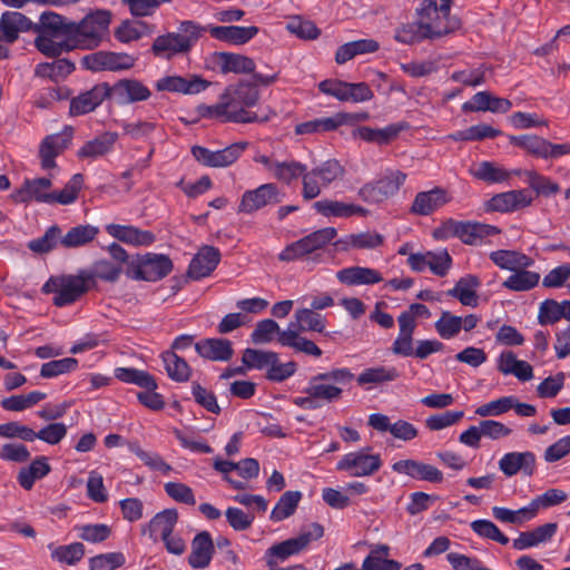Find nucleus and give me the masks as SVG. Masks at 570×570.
Instances as JSON below:
<instances>
[{
	"label": "nucleus",
	"mask_w": 570,
	"mask_h": 570,
	"mask_svg": "<svg viewBox=\"0 0 570 570\" xmlns=\"http://www.w3.org/2000/svg\"><path fill=\"white\" fill-rule=\"evenodd\" d=\"M278 79V73L262 75L254 73L253 82L239 81L236 85L228 86L222 96L223 102L212 107L210 110L216 116L225 117V120L248 124L255 121H267L268 116L259 118L255 112L246 108L255 106L259 100L257 86H269Z\"/></svg>",
	"instance_id": "f257e3e1"
},
{
	"label": "nucleus",
	"mask_w": 570,
	"mask_h": 570,
	"mask_svg": "<svg viewBox=\"0 0 570 570\" xmlns=\"http://www.w3.org/2000/svg\"><path fill=\"white\" fill-rule=\"evenodd\" d=\"M111 12L98 9L86 14L80 21H71L69 27V48L92 50L98 48L108 36Z\"/></svg>",
	"instance_id": "f03ea898"
},
{
	"label": "nucleus",
	"mask_w": 570,
	"mask_h": 570,
	"mask_svg": "<svg viewBox=\"0 0 570 570\" xmlns=\"http://www.w3.org/2000/svg\"><path fill=\"white\" fill-rule=\"evenodd\" d=\"M206 31L205 27L194 21H183L176 32H168L155 38L151 52L155 57L170 59L188 53Z\"/></svg>",
	"instance_id": "7ed1b4c3"
},
{
	"label": "nucleus",
	"mask_w": 570,
	"mask_h": 570,
	"mask_svg": "<svg viewBox=\"0 0 570 570\" xmlns=\"http://www.w3.org/2000/svg\"><path fill=\"white\" fill-rule=\"evenodd\" d=\"M337 235L334 227H324L307 236L287 245L279 254L281 262H293L305 259L307 263L317 264L322 262L321 250L331 243Z\"/></svg>",
	"instance_id": "20e7f679"
},
{
	"label": "nucleus",
	"mask_w": 570,
	"mask_h": 570,
	"mask_svg": "<svg viewBox=\"0 0 570 570\" xmlns=\"http://www.w3.org/2000/svg\"><path fill=\"white\" fill-rule=\"evenodd\" d=\"M90 288L88 271H80L77 275L50 277L42 287L43 292L55 294L52 302L59 307L75 303Z\"/></svg>",
	"instance_id": "39448f33"
},
{
	"label": "nucleus",
	"mask_w": 570,
	"mask_h": 570,
	"mask_svg": "<svg viewBox=\"0 0 570 570\" xmlns=\"http://www.w3.org/2000/svg\"><path fill=\"white\" fill-rule=\"evenodd\" d=\"M354 374L346 367L333 368L331 371L318 373L311 377L305 393L314 396L315 401L323 400L328 403L338 401L342 397L343 389L340 385H345L352 382Z\"/></svg>",
	"instance_id": "423d86ee"
},
{
	"label": "nucleus",
	"mask_w": 570,
	"mask_h": 570,
	"mask_svg": "<svg viewBox=\"0 0 570 570\" xmlns=\"http://www.w3.org/2000/svg\"><path fill=\"white\" fill-rule=\"evenodd\" d=\"M450 10L443 12L442 4L433 0H424L420 9V21L425 31V37L436 39L452 33L461 28V20L450 16Z\"/></svg>",
	"instance_id": "0eeeda50"
},
{
	"label": "nucleus",
	"mask_w": 570,
	"mask_h": 570,
	"mask_svg": "<svg viewBox=\"0 0 570 570\" xmlns=\"http://www.w3.org/2000/svg\"><path fill=\"white\" fill-rule=\"evenodd\" d=\"M171 271L173 262L167 255L147 253L132 257L127 264L126 274L132 279L157 282Z\"/></svg>",
	"instance_id": "6e6552de"
},
{
	"label": "nucleus",
	"mask_w": 570,
	"mask_h": 570,
	"mask_svg": "<svg viewBox=\"0 0 570 570\" xmlns=\"http://www.w3.org/2000/svg\"><path fill=\"white\" fill-rule=\"evenodd\" d=\"M345 174L344 167L335 159H330L305 171L302 179V196L311 200L321 195L324 188L332 183L342 179Z\"/></svg>",
	"instance_id": "1a4fd4ad"
},
{
	"label": "nucleus",
	"mask_w": 570,
	"mask_h": 570,
	"mask_svg": "<svg viewBox=\"0 0 570 570\" xmlns=\"http://www.w3.org/2000/svg\"><path fill=\"white\" fill-rule=\"evenodd\" d=\"M323 534V527L318 523H313L311 530L301 533L298 537L272 546L266 551V563L268 564V561H273L275 566L278 567L279 562H284L291 556L298 554L305 550L313 540L322 538Z\"/></svg>",
	"instance_id": "9d476101"
},
{
	"label": "nucleus",
	"mask_w": 570,
	"mask_h": 570,
	"mask_svg": "<svg viewBox=\"0 0 570 570\" xmlns=\"http://www.w3.org/2000/svg\"><path fill=\"white\" fill-rule=\"evenodd\" d=\"M406 175L400 170H391L375 181L363 185L357 196L365 203L380 204L394 196L404 184Z\"/></svg>",
	"instance_id": "9b49d317"
},
{
	"label": "nucleus",
	"mask_w": 570,
	"mask_h": 570,
	"mask_svg": "<svg viewBox=\"0 0 570 570\" xmlns=\"http://www.w3.org/2000/svg\"><path fill=\"white\" fill-rule=\"evenodd\" d=\"M371 448L350 452L337 462L338 471L347 472L351 476L363 478L375 474L382 466L381 455L372 453Z\"/></svg>",
	"instance_id": "f8f14e48"
},
{
	"label": "nucleus",
	"mask_w": 570,
	"mask_h": 570,
	"mask_svg": "<svg viewBox=\"0 0 570 570\" xmlns=\"http://www.w3.org/2000/svg\"><path fill=\"white\" fill-rule=\"evenodd\" d=\"M248 142L238 141L224 149L213 151L202 146H194L191 154L195 159L208 167H227L234 164L247 148Z\"/></svg>",
	"instance_id": "ddd939ff"
},
{
	"label": "nucleus",
	"mask_w": 570,
	"mask_h": 570,
	"mask_svg": "<svg viewBox=\"0 0 570 570\" xmlns=\"http://www.w3.org/2000/svg\"><path fill=\"white\" fill-rule=\"evenodd\" d=\"M72 136V127L67 126L61 132L48 135L43 138L39 146V158L42 169L48 170L57 166L56 157L69 147Z\"/></svg>",
	"instance_id": "4468645a"
},
{
	"label": "nucleus",
	"mask_w": 570,
	"mask_h": 570,
	"mask_svg": "<svg viewBox=\"0 0 570 570\" xmlns=\"http://www.w3.org/2000/svg\"><path fill=\"white\" fill-rule=\"evenodd\" d=\"M282 202L281 193L277 186L273 183L264 184L253 190H247L243 194L238 212L252 214L261 208L278 204Z\"/></svg>",
	"instance_id": "2eb2a0df"
},
{
	"label": "nucleus",
	"mask_w": 570,
	"mask_h": 570,
	"mask_svg": "<svg viewBox=\"0 0 570 570\" xmlns=\"http://www.w3.org/2000/svg\"><path fill=\"white\" fill-rule=\"evenodd\" d=\"M110 86L101 82L73 97L70 100V116H81L94 111L102 101L110 97Z\"/></svg>",
	"instance_id": "dca6fc26"
},
{
	"label": "nucleus",
	"mask_w": 570,
	"mask_h": 570,
	"mask_svg": "<svg viewBox=\"0 0 570 570\" xmlns=\"http://www.w3.org/2000/svg\"><path fill=\"white\" fill-rule=\"evenodd\" d=\"M51 186V179L47 177L26 179L21 188L16 190L11 197L17 203L36 200L52 204V191H49Z\"/></svg>",
	"instance_id": "f3484780"
},
{
	"label": "nucleus",
	"mask_w": 570,
	"mask_h": 570,
	"mask_svg": "<svg viewBox=\"0 0 570 570\" xmlns=\"http://www.w3.org/2000/svg\"><path fill=\"white\" fill-rule=\"evenodd\" d=\"M392 470L395 473L406 474L413 479L431 483L443 481V473L438 468L416 460H400L393 463Z\"/></svg>",
	"instance_id": "a211bd4d"
},
{
	"label": "nucleus",
	"mask_w": 570,
	"mask_h": 570,
	"mask_svg": "<svg viewBox=\"0 0 570 570\" xmlns=\"http://www.w3.org/2000/svg\"><path fill=\"white\" fill-rule=\"evenodd\" d=\"M220 262V252L214 246H203L188 266V276L195 281L209 276Z\"/></svg>",
	"instance_id": "6ab92c4d"
},
{
	"label": "nucleus",
	"mask_w": 570,
	"mask_h": 570,
	"mask_svg": "<svg viewBox=\"0 0 570 570\" xmlns=\"http://www.w3.org/2000/svg\"><path fill=\"white\" fill-rule=\"evenodd\" d=\"M315 212L326 218H348L355 215L367 216L368 210L360 205L324 198L313 204Z\"/></svg>",
	"instance_id": "aec40b11"
},
{
	"label": "nucleus",
	"mask_w": 570,
	"mask_h": 570,
	"mask_svg": "<svg viewBox=\"0 0 570 570\" xmlns=\"http://www.w3.org/2000/svg\"><path fill=\"white\" fill-rule=\"evenodd\" d=\"M209 82L200 76H190L184 78L180 76H168L157 82V89L161 91L179 92L185 95H196L204 91Z\"/></svg>",
	"instance_id": "412c9836"
},
{
	"label": "nucleus",
	"mask_w": 570,
	"mask_h": 570,
	"mask_svg": "<svg viewBox=\"0 0 570 570\" xmlns=\"http://www.w3.org/2000/svg\"><path fill=\"white\" fill-rule=\"evenodd\" d=\"M110 97H114L118 104H132L147 100L151 92L137 79H122L110 87Z\"/></svg>",
	"instance_id": "4be33fe9"
},
{
	"label": "nucleus",
	"mask_w": 570,
	"mask_h": 570,
	"mask_svg": "<svg viewBox=\"0 0 570 570\" xmlns=\"http://www.w3.org/2000/svg\"><path fill=\"white\" fill-rule=\"evenodd\" d=\"M451 200L448 191L441 187H435L428 191L416 194L411 206V213L420 216H426L444 206Z\"/></svg>",
	"instance_id": "5701e85b"
},
{
	"label": "nucleus",
	"mask_w": 570,
	"mask_h": 570,
	"mask_svg": "<svg viewBox=\"0 0 570 570\" xmlns=\"http://www.w3.org/2000/svg\"><path fill=\"white\" fill-rule=\"evenodd\" d=\"M532 202L528 190H510L494 195L487 203V208L493 212H514L529 206Z\"/></svg>",
	"instance_id": "b1692460"
},
{
	"label": "nucleus",
	"mask_w": 570,
	"mask_h": 570,
	"mask_svg": "<svg viewBox=\"0 0 570 570\" xmlns=\"http://www.w3.org/2000/svg\"><path fill=\"white\" fill-rule=\"evenodd\" d=\"M499 469L507 476H513L519 472L532 475L535 469V456L532 452H510L499 461Z\"/></svg>",
	"instance_id": "393cba45"
},
{
	"label": "nucleus",
	"mask_w": 570,
	"mask_h": 570,
	"mask_svg": "<svg viewBox=\"0 0 570 570\" xmlns=\"http://www.w3.org/2000/svg\"><path fill=\"white\" fill-rule=\"evenodd\" d=\"M476 230L475 224L449 219L434 229L433 237L436 239H448L455 236L464 244L475 245L479 242Z\"/></svg>",
	"instance_id": "a878e982"
},
{
	"label": "nucleus",
	"mask_w": 570,
	"mask_h": 570,
	"mask_svg": "<svg viewBox=\"0 0 570 570\" xmlns=\"http://www.w3.org/2000/svg\"><path fill=\"white\" fill-rule=\"evenodd\" d=\"M215 547L207 531L199 532L191 541L188 563L194 569H205L209 566Z\"/></svg>",
	"instance_id": "bb28decb"
},
{
	"label": "nucleus",
	"mask_w": 570,
	"mask_h": 570,
	"mask_svg": "<svg viewBox=\"0 0 570 570\" xmlns=\"http://www.w3.org/2000/svg\"><path fill=\"white\" fill-rule=\"evenodd\" d=\"M197 353L207 360L227 362L234 355L232 342L227 338H205L195 344Z\"/></svg>",
	"instance_id": "cd10ccee"
},
{
	"label": "nucleus",
	"mask_w": 570,
	"mask_h": 570,
	"mask_svg": "<svg viewBox=\"0 0 570 570\" xmlns=\"http://www.w3.org/2000/svg\"><path fill=\"white\" fill-rule=\"evenodd\" d=\"M480 285V279L475 275L469 274L461 277L454 287L446 292V295L459 299L463 306L476 307L479 304L476 289Z\"/></svg>",
	"instance_id": "c85d7f7f"
},
{
	"label": "nucleus",
	"mask_w": 570,
	"mask_h": 570,
	"mask_svg": "<svg viewBox=\"0 0 570 570\" xmlns=\"http://www.w3.org/2000/svg\"><path fill=\"white\" fill-rule=\"evenodd\" d=\"M106 229L112 237L134 246H148L155 242V235L151 232L134 226L110 224Z\"/></svg>",
	"instance_id": "c756f323"
},
{
	"label": "nucleus",
	"mask_w": 570,
	"mask_h": 570,
	"mask_svg": "<svg viewBox=\"0 0 570 570\" xmlns=\"http://www.w3.org/2000/svg\"><path fill=\"white\" fill-rule=\"evenodd\" d=\"M178 521V511L176 509H165L158 512L149 523L142 528V533L148 532L149 537L156 541L157 534L166 539L173 533Z\"/></svg>",
	"instance_id": "7c9ffc66"
},
{
	"label": "nucleus",
	"mask_w": 570,
	"mask_h": 570,
	"mask_svg": "<svg viewBox=\"0 0 570 570\" xmlns=\"http://www.w3.org/2000/svg\"><path fill=\"white\" fill-rule=\"evenodd\" d=\"M258 28L255 26H217L212 27L209 29L210 35L215 39L226 41L236 46H240L248 42L258 33Z\"/></svg>",
	"instance_id": "2f4dec72"
},
{
	"label": "nucleus",
	"mask_w": 570,
	"mask_h": 570,
	"mask_svg": "<svg viewBox=\"0 0 570 570\" xmlns=\"http://www.w3.org/2000/svg\"><path fill=\"white\" fill-rule=\"evenodd\" d=\"M336 277L341 283L348 286L372 285L383 279L379 271L361 266L343 268L337 272Z\"/></svg>",
	"instance_id": "473e14b6"
},
{
	"label": "nucleus",
	"mask_w": 570,
	"mask_h": 570,
	"mask_svg": "<svg viewBox=\"0 0 570 570\" xmlns=\"http://www.w3.org/2000/svg\"><path fill=\"white\" fill-rule=\"evenodd\" d=\"M216 62L223 73H255V62L252 58L230 52L216 53Z\"/></svg>",
	"instance_id": "72a5a7b5"
},
{
	"label": "nucleus",
	"mask_w": 570,
	"mask_h": 570,
	"mask_svg": "<svg viewBox=\"0 0 570 570\" xmlns=\"http://www.w3.org/2000/svg\"><path fill=\"white\" fill-rule=\"evenodd\" d=\"M350 119H352V116L348 114H336L333 117L313 119L298 124L295 127V132L297 135H305L332 131L346 124Z\"/></svg>",
	"instance_id": "f704fd0d"
},
{
	"label": "nucleus",
	"mask_w": 570,
	"mask_h": 570,
	"mask_svg": "<svg viewBox=\"0 0 570 570\" xmlns=\"http://www.w3.org/2000/svg\"><path fill=\"white\" fill-rule=\"evenodd\" d=\"M3 35L1 39L12 43L18 39L19 32L33 29L32 22L22 13L17 11H7L2 13Z\"/></svg>",
	"instance_id": "c9c22d12"
},
{
	"label": "nucleus",
	"mask_w": 570,
	"mask_h": 570,
	"mask_svg": "<svg viewBox=\"0 0 570 570\" xmlns=\"http://www.w3.org/2000/svg\"><path fill=\"white\" fill-rule=\"evenodd\" d=\"M380 49V43L374 39H360L340 46L335 53V61L343 65L360 55L373 53Z\"/></svg>",
	"instance_id": "e433bc0d"
},
{
	"label": "nucleus",
	"mask_w": 570,
	"mask_h": 570,
	"mask_svg": "<svg viewBox=\"0 0 570 570\" xmlns=\"http://www.w3.org/2000/svg\"><path fill=\"white\" fill-rule=\"evenodd\" d=\"M490 259L500 268L515 272L517 269L529 268L533 265V259L529 256L515 252L499 249L490 254Z\"/></svg>",
	"instance_id": "4c0bfd02"
},
{
	"label": "nucleus",
	"mask_w": 570,
	"mask_h": 570,
	"mask_svg": "<svg viewBox=\"0 0 570 570\" xmlns=\"http://www.w3.org/2000/svg\"><path fill=\"white\" fill-rule=\"evenodd\" d=\"M71 20H68L61 14L56 12H43L40 16V24H35L33 30L38 33H47L51 36H61V38H69V27Z\"/></svg>",
	"instance_id": "58836bf2"
},
{
	"label": "nucleus",
	"mask_w": 570,
	"mask_h": 570,
	"mask_svg": "<svg viewBox=\"0 0 570 570\" xmlns=\"http://www.w3.org/2000/svg\"><path fill=\"white\" fill-rule=\"evenodd\" d=\"M294 318L295 321H292L288 326H293V330L298 333L305 331L322 333L326 326L325 317L307 307L296 309Z\"/></svg>",
	"instance_id": "ea45409f"
},
{
	"label": "nucleus",
	"mask_w": 570,
	"mask_h": 570,
	"mask_svg": "<svg viewBox=\"0 0 570 570\" xmlns=\"http://www.w3.org/2000/svg\"><path fill=\"white\" fill-rule=\"evenodd\" d=\"M118 135L116 132H104L95 139L87 141L79 150V158H96L109 153L115 145Z\"/></svg>",
	"instance_id": "a19ab883"
},
{
	"label": "nucleus",
	"mask_w": 570,
	"mask_h": 570,
	"mask_svg": "<svg viewBox=\"0 0 570 570\" xmlns=\"http://www.w3.org/2000/svg\"><path fill=\"white\" fill-rule=\"evenodd\" d=\"M293 328V326H288L287 330L281 332L278 342L283 346H289L305 354L320 357L322 355L321 348L314 342L301 337L299 333Z\"/></svg>",
	"instance_id": "79ce46f5"
},
{
	"label": "nucleus",
	"mask_w": 570,
	"mask_h": 570,
	"mask_svg": "<svg viewBox=\"0 0 570 570\" xmlns=\"http://www.w3.org/2000/svg\"><path fill=\"white\" fill-rule=\"evenodd\" d=\"M401 131V126L391 125L382 129H374L371 127H358L353 130V136L358 137L367 142H375L379 145H386L395 139Z\"/></svg>",
	"instance_id": "37998d69"
},
{
	"label": "nucleus",
	"mask_w": 570,
	"mask_h": 570,
	"mask_svg": "<svg viewBox=\"0 0 570 570\" xmlns=\"http://www.w3.org/2000/svg\"><path fill=\"white\" fill-rule=\"evenodd\" d=\"M384 237L375 232H363L358 234L348 235L345 239H340L336 245H340L343 250L348 248L358 249H373L381 246Z\"/></svg>",
	"instance_id": "c03bdc74"
},
{
	"label": "nucleus",
	"mask_w": 570,
	"mask_h": 570,
	"mask_svg": "<svg viewBox=\"0 0 570 570\" xmlns=\"http://www.w3.org/2000/svg\"><path fill=\"white\" fill-rule=\"evenodd\" d=\"M98 233L99 228L96 226L78 225L60 238V244L66 248L80 247L94 240Z\"/></svg>",
	"instance_id": "a18cd8bd"
},
{
	"label": "nucleus",
	"mask_w": 570,
	"mask_h": 570,
	"mask_svg": "<svg viewBox=\"0 0 570 570\" xmlns=\"http://www.w3.org/2000/svg\"><path fill=\"white\" fill-rule=\"evenodd\" d=\"M50 470L47 458H37L28 468H22L19 471L18 482L24 490H30L33 487L35 481L46 476Z\"/></svg>",
	"instance_id": "49530a36"
},
{
	"label": "nucleus",
	"mask_w": 570,
	"mask_h": 570,
	"mask_svg": "<svg viewBox=\"0 0 570 570\" xmlns=\"http://www.w3.org/2000/svg\"><path fill=\"white\" fill-rule=\"evenodd\" d=\"M400 377V372L393 366H376L365 368L357 377L356 382L363 386L366 384H382L395 381Z\"/></svg>",
	"instance_id": "de8ad7c7"
},
{
	"label": "nucleus",
	"mask_w": 570,
	"mask_h": 570,
	"mask_svg": "<svg viewBox=\"0 0 570 570\" xmlns=\"http://www.w3.org/2000/svg\"><path fill=\"white\" fill-rule=\"evenodd\" d=\"M540 274L524 269H517L503 283L502 286L513 292H527L539 284Z\"/></svg>",
	"instance_id": "09e8293b"
},
{
	"label": "nucleus",
	"mask_w": 570,
	"mask_h": 570,
	"mask_svg": "<svg viewBox=\"0 0 570 570\" xmlns=\"http://www.w3.org/2000/svg\"><path fill=\"white\" fill-rule=\"evenodd\" d=\"M168 376L176 382L189 380L191 370L188 363L174 352H165L161 355Z\"/></svg>",
	"instance_id": "8fccbe9b"
},
{
	"label": "nucleus",
	"mask_w": 570,
	"mask_h": 570,
	"mask_svg": "<svg viewBox=\"0 0 570 570\" xmlns=\"http://www.w3.org/2000/svg\"><path fill=\"white\" fill-rule=\"evenodd\" d=\"M36 48L48 57H58L65 51L73 50L67 45V39L61 36L39 33L35 39Z\"/></svg>",
	"instance_id": "3c124183"
},
{
	"label": "nucleus",
	"mask_w": 570,
	"mask_h": 570,
	"mask_svg": "<svg viewBox=\"0 0 570 570\" xmlns=\"http://www.w3.org/2000/svg\"><path fill=\"white\" fill-rule=\"evenodd\" d=\"M512 145L524 149L530 155L544 159L547 156L548 140L537 135L510 136Z\"/></svg>",
	"instance_id": "603ef678"
},
{
	"label": "nucleus",
	"mask_w": 570,
	"mask_h": 570,
	"mask_svg": "<svg viewBox=\"0 0 570 570\" xmlns=\"http://www.w3.org/2000/svg\"><path fill=\"white\" fill-rule=\"evenodd\" d=\"M301 499L302 493L299 491H286L272 510L271 519L277 522L291 517L295 512Z\"/></svg>",
	"instance_id": "864d4df0"
},
{
	"label": "nucleus",
	"mask_w": 570,
	"mask_h": 570,
	"mask_svg": "<svg viewBox=\"0 0 570 570\" xmlns=\"http://www.w3.org/2000/svg\"><path fill=\"white\" fill-rule=\"evenodd\" d=\"M115 376L121 382L132 383L142 389H157L155 377L146 371L129 367H118L115 371Z\"/></svg>",
	"instance_id": "5fc2aeb1"
},
{
	"label": "nucleus",
	"mask_w": 570,
	"mask_h": 570,
	"mask_svg": "<svg viewBox=\"0 0 570 570\" xmlns=\"http://www.w3.org/2000/svg\"><path fill=\"white\" fill-rule=\"evenodd\" d=\"M75 69V65L68 59H57L52 62L40 63L36 68V75L45 78H50L58 81L70 75Z\"/></svg>",
	"instance_id": "6e6d98bb"
},
{
	"label": "nucleus",
	"mask_w": 570,
	"mask_h": 570,
	"mask_svg": "<svg viewBox=\"0 0 570 570\" xmlns=\"http://www.w3.org/2000/svg\"><path fill=\"white\" fill-rule=\"evenodd\" d=\"M306 168L304 164L296 160L278 161L274 166L273 177L288 185L299 177L303 178Z\"/></svg>",
	"instance_id": "4d7b16f0"
},
{
	"label": "nucleus",
	"mask_w": 570,
	"mask_h": 570,
	"mask_svg": "<svg viewBox=\"0 0 570 570\" xmlns=\"http://www.w3.org/2000/svg\"><path fill=\"white\" fill-rule=\"evenodd\" d=\"M275 352L246 348L243 353L242 362L247 368L263 370L275 363Z\"/></svg>",
	"instance_id": "13d9d810"
},
{
	"label": "nucleus",
	"mask_w": 570,
	"mask_h": 570,
	"mask_svg": "<svg viewBox=\"0 0 570 570\" xmlns=\"http://www.w3.org/2000/svg\"><path fill=\"white\" fill-rule=\"evenodd\" d=\"M83 185L81 174H75L60 191H52V204L70 205L78 198Z\"/></svg>",
	"instance_id": "bf43d9fd"
},
{
	"label": "nucleus",
	"mask_w": 570,
	"mask_h": 570,
	"mask_svg": "<svg viewBox=\"0 0 570 570\" xmlns=\"http://www.w3.org/2000/svg\"><path fill=\"white\" fill-rule=\"evenodd\" d=\"M85 556V546L81 542H73L67 546H59L52 549L51 558L60 563L76 564Z\"/></svg>",
	"instance_id": "052dcab7"
},
{
	"label": "nucleus",
	"mask_w": 570,
	"mask_h": 570,
	"mask_svg": "<svg viewBox=\"0 0 570 570\" xmlns=\"http://www.w3.org/2000/svg\"><path fill=\"white\" fill-rule=\"evenodd\" d=\"M121 273V265L115 264L107 259L98 261L94 264L92 269L88 275L90 276V286L95 285V279L100 278L107 282H116Z\"/></svg>",
	"instance_id": "680f3d73"
},
{
	"label": "nucleus",
	"mask_w": 570,
	"mask_h": 570,
	"mask_svg": "<svg viewBox=\"0 0 570 570\" xmlns=\"http://www.w3.org/2000/svg\"><path fill=\"white\" fill-rule=\"evenodd\" d=\"M435 330L442 338L450 340L462 330V317L453 315L449 311H443L435 322Z\"/></svg>",
	"instance_id": "e2e57ef3"
},
{
	"label": "nucleus",
	"mask_w": 570,
	"mask_h": 570,
	"mask_svg": "<svg viewBox=\"0 0 570 570\" xmlns=\"http://www.w3.org/2000/svg\"><path fill=\"white\" fill-rule=\"evenodd\" d=\"M528 184L538 194L542 196L554 195L560 191V186L550 178L540 175L534 170H525Z\"/></svg>",
	"instance_id": "0e129e2a"
},
{
	"label": "nucleus",
	"mask_w": 570,
	"mask_h": 570,
	"mask_svg": "<svg viewBox=\"0 0 570 570\" xmlns=\"http://www.w3.org/2000/svg\"><path fill=\"white\" fill-rule=\"evenodd\" d=\"M60 233L61 229L57 225H53L46 230L43 236L30 240L28 248L37 254L49 253L56 247L58 239L61 238Z\"/></svg>",
	"instance_id": "69168bd1"
},
{
	"label": "nucleus",
	"mask_w": 570,
	"mask_h": 570,
	"mask_svg": "<svg viewBox=\"0 0 570 570\" xmlns=\"http://www.w3.org/2000/svg\"><path fill=\"white\" fill-rule=\"evenodd\" d=\"M126 558L121 552L97 554L89 559L90 570H115L125 564Z\"/></svg>",
	"instance_id": "338daca9"
},
{
	"label": "nucleus",
	"mask_w": 570,
	"mask_h": 570,
	"mask_svg": "<svg viewBox=\"0 0 570 570\" xmlns=\"http://www.w3.org/2000/svg\"><path fill=\"white\" fill-rule=\"evenodd\" d=\"M472 175L483 181L487 183H501L508 180L510 177V173L497 167L493 163L482 161L479 164L478 168L472 171Z\"/></svg>",
	"instance_id": "774afa93"
}]
</instances>
